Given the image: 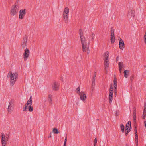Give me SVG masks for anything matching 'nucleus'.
I'll return each mask as SVG.
<instances>
[{"mask_svg": "<svg viewBox=\"0 0 146 146\" xmlns=\"http://www.w3.org/2000/svg\"><path fill=\"white\" fill-rule=\"evenodd\" d=\"M53 132L54 134H58L60 133V132L58 131V129L56 128L53 129Z\"/></svg>", "mask_w": 146, "mask_h": 146, "instance_id": "23", "label": "nucleus"}, {"mask_svg": "<svg viewBox=\"0 0 146 146\" xmlns=\"http://www.w3.org/2000/svg\"><path fill=\"white\" fill-rule=\"evenodd\" d=\"M87 50H88V51L89 50V46H88V47Z\"/></svg>", "mask_w": 146, "mask_h": 146, "instance_id": "56", "label": "nucleus"}, {"mask_svg": "<svg viewBox=\"0 0 146 146\" xmlns=\"http://www.w3.org/2000/svg\"><path fill=\"white\" fill-rule=\"evenodd\" d=\"M115 38L114 35H111V41L112 44H114L115 41Z\"/></svg>", "mask_w": 146, "mask_h": 146, "instance_id": "20", "label": "nucleus"}, {"mask_svg": "<svg viewBox=\"0 0 146 146\" xmlns=\"http://www.w3.org/2000/svg\"><path fill=\"white\" fill-rule=\"evenodd\" d=\"M136 145L137 146L138 145V139L135 140Z\"/></svg>", "mask_w": 146, "mask_h": 146, "instance_id": "47", "label": "nucleus"}, {"mask_svg": "<svg viewBox=\"0 0 146 146\" xmlns=\"http://www.w3.org/2000/svg\"><path fill=\"white\" fill-rule=\"evenodd\" d=\"M7 77L10 78V85L11 86H13L17 79L18 74L17 73L13 74L11 72L9 71L8 73Z\"/></svg>", "mask_w": 146, "mask_h": 146, "instance_id": "1", "label": "nucleus"}, {"mask_svg": "<svg viewBox=\"0 0 146 146\" xmlns=\"http://www.w3.org/2000/svg\"><path fill=\"white\" fill-rule=\"evenodd\" d=\"M145 109L146 108L145 107V108L144 110H143V116L142 118L143 119H144L145 118V116H146V110H145Z\"/></svg>", "mask_w": 146, "mask_h": 146, "instance_id": "25", "label": "nucleus"}, {"mask_svg": "<svg viewBox=\"0 0 146 146\" xmlns=\"http://www.w3.org/2000/svg\"><path fill=\"white\" fill-rule=\"evenodd\" d=\"M60 84L58 82H54L52 84V88L54 91H57L59 89Z\"/></svg>", "mask_w": 146, "mask_h": 146, "instance_id": "4", "label": "nucleus"}, {"mask_svg": "<svg viewBox=\"0 0 146 146\" xmlns=\"http://www.w3.org/2000/svg\"><path fill=\"white\" fill-rule=\"evenodd\" d=\"M24 51L23 54V58L24 61H26L29 56L30 51L27 48L24 50Z\"/></svg>", "mask_w": 146, "mask_h": 146, "instance_id": "7", "label": "nucleus"}, {"mask_svg": "<svg viewBox=\"0 0 146 146\" xmlns=\"http://www.w3.org/2000/svg\"><path fill=\"white\" fill-rule=\"evenodd\" d=\"M50 136L49 137H49V138L50 137H52V136H51V133H50Z\"/></svg>", "mask_w": 146, "mask_h": 146, "instance_id": "55", "label": "nucleus"}, {"mask_svg": "<svg viewBox=\"0 0 146 146\" xmlns=\"http://www.w3.org/2000/svg\"><path fill=\"white\" fill-rule=\"evenodd\" d=\"M27 38V36L26 35H25L23 38L21 44V46L23 48H25L26 46Z\"/></svg>", "mask_w": 146, "mask_h": 146, "instance_id": "9", "label": "nucleus"}, {"mask_svg": "<svg viewBox=\"0 0 146 146\" xmlns=\"http://www.w3.org/2000/svg\"><path fill=\"white\" fill-rule=\"evenodd\" d=\"M124 43L123 41L121 38L119 41V46L121 50H123L124 48Z\"/></svg>", "mask_w": 146, "mask_h": 146, "instance_id": "11", "label": "nucleus"}, {"mask_svg": "<svg viewBox=\"0 0 146 146\" xmlns=\"http://www.w3.org/2000/svg\"><path fill=\"white\" fill-rule=\"evenodd\" d=\"M95 80L96 78L92 79V86H95Z\"/></svg>", "mask_w": 146, "mask_h": 146, "instance_id": "33", "label": "nucleus"}, {"mask_svg": "<svg viewBox=\"0 0 146 146\" xmlns=\"http://www.w3.org/2000/svg\"><path fill=\"white\" fill-rule=\"evenodd\" d=\"M144 38H146V32L145 33V35L144 36Z\"/></svg>", "mask_w": 146, "mask_h": 146, "instance_id": "54", "label": "nucleus"}, {"mask_svg": "<svg viewBox=\"0 0 146 146\" xmlns=\"http://www.w3.org/2000/svg\"><path fill=\"white\" fill-rule=\"evenodd\" d=\"M28 109L29 111L30 112H32L33 111V107L31 105L29 106Z\"/></svg>", "mask_w": 146, "mask_h": 146, "instance_id": "28", "label": "nucleus"}, {"mask_svg": "<svg viewBox=\"0 0 146 146\" xmlns=\"http://www.w3.org/2000/svg\"><path fill=\"white\" fill-rule=\"evenodd\" d=\"M135 140L138 139V136L137 134H135Z\"/></svg>", "mask_w": 146, "mask_h": 146, "instance_id": "43", "label": "nucleus"}, {"mask_svg": "<svg viewBox=\"0 0 146 146\" xmlns=\"http://www.w3.org/2000/svg\"><path fill=\"white\" fill-rule=\"evenodd\" d=\"M6 138V142L7 141H8L9 139V135H7V136L5 137Z\"/></svg>", "mask_w": 146, "mask_h": 146, "instance_id": "42", "label": "nucleus"}, {"mask_svg": "<svg viewBox=\"0 0 146 146\" xmlns=\"http://www.w3.org/2000/svg\"><path fill=\"white\" fill-rule=\"evenodd\" d=\"M113 93V91H112L111 90H109V100L110 104L111 103L112 101Z\"/></svg>", "mask_w": 146, "mask_h": 146, "instance_id": "10", "label": "nucleus"}, {"mask_svg": "<svg viewBox=\"0 0 146 146\" xmlns=\"http://www.w3.org/2000/svg\"><path fill=\"white\" fill-rule=\"evenodd\" d=\"M136 115H133V121L135 123L136 122Z\"/></svg>", "mask_w": 146, "mask_h": 146, "instance_id": "36", "label": "nucleus"}, {"mask_svg": "<svg viewBox=\"0 0 146 146\" xmlns=\"http://www.w3.org/2000/svg\"><path fill=\"white\" fill-rule=\"evenodd\" d=\"M48 101L50 104H52V97L51 94H49L48 95Z\"/></svg>", "mask_w": 146, "mask_h": 146, "instance_id": "18", "label": "nucleus"}, {"mask_svg": "<svg viewBox=\"0 0 146 146\" xmlns=\"http://www.w3.org/2000/svg\"><path fill=\"white\" fill-rule=\"evenodd\" d=\"M110 90H111L112 91H113V86L112 84H111L110 85Z\"/></svg>", "mask_w": 146, "mask_h": 146, "instance_id": "41", "label": "nucleus"}, {"mask_svg": "<svg viewBox=\"0 0 146 146\" xmlns=\"http://www.w3.org/2000/svg\"><path fill=\"white\" fill-rule=\"evenodd\" d=\"M68 14H63V18L64 19V20L65 21V22L66 23H67L68 22Z\"/></svg>", "mask_w": 146, "mask_h": 146, "instance_id": "16", "label": "nucleus"}, {"mask_svg": "<svg viewBox=\"0 0 146 146\" xmlns=\"http://www.w3.org/2000/svg\"><path fill=\"white\" fill-rule=\"evenodd\" d=\"M94 86H92V87H91V91L92 92H93V91H94Z\"/></svg>", "mask_w": 146, "mask_h": 146, "instance_id": "44", "label": "nucleus"}, {"mask_svg": "<svg viewBox=\"0 0 146 146\" xmlns=\"http://www.w3.org/2000/svg\"><path fill=\"white\" fill-rule=\"evenodd\" d=\"M135 134H137V129L136 126H135L134 129Z\"/></svg>", "mask_w": 146, "mask_h": 146, "instance_id": "37", "label": "nucleus"}, {"mask_svg": "<svg viewBox=\"0 0 146 146\" xmlns=\"http://www.w3.org/2000/svg\"><path fill=\"white\" fill-rule=\"evenodd\" d=\"M69 12V9L68 8V7H66L64 9L63 14H68Z\"/></svg>", "mask_w": 146, "mask_h": 146, "instance_id": "22", "label": "nucleus"}, {"mask_svg": "<svg viewBox=\"0 0 146 146\" xmlns=\"http://www.w3.org/2000/svg\"><path fill=\"white\" fill-rule=\"evenodd\" d=\"M14 100H13L11 99L9 102L8 107L7 108V111L8 112L11 113L13 111V109Z\"/></svg>", "mask_w": 146, "mask_h": 146, "instance_id": "3", "label": "nucleus"}, {"mask_svg": "<svg viewBox=\"0 0 146 146\" xmlns=\"http://www.w3.org/2000/svg\"><path fill=\"white\" fill-rule=\"evenodd\" d=\"M134 75L132 76H131V80L132 81L133 80L134 78Z\"/></svg>", "mask_w": 146, "mask_h": 146, "instance_id": "45", "label": "nucleus"}, {"mask_svg": "<svg viewBox=\"0 0 146 146\" xmlns=\"http://www.w3.org/2000/svg\"><path fill=\"white\" fill-rule=\"evenodd\" d=\"M91 36L92 37V40H93L95 36V34H94L93 33H92Z\"/></svg>", "mask_w": 146, "mask_h": 146, "instance_id": "39", "label": "nucleus"}, {"mask_svg": "<svg viewBox=\"0 0 146 146\" xmlns=\"http://www.w3.org/2000/svg\"><path fill=\"white\" fill-rule=\"evenodd\" d=\"M114 82V90L115 91L117 90V79L115 77L114 80H113Z\"/></svg>", "mask_w": 146, "mask_h": 146, "instance_id": "17", "label": "nucleus"}, {"mask_svg": "<svg viewBox=\"0 0 146 146\" xmlns=\"http://www.w3.org/2000/svg\"><path fill=\"white\" fill-rule=\"evenodd\" d=\"M28 106H29V105H27V103L25 105V107L23 108V111H27V108L28 107Z\"/></svg>", "mask_w": 146, "mask_h": 146, "instance_id": "26", "label": "nucleus"}, {"mask_svg": "<svg viewBox=\"0 0 146 146\" xmlns=\"http://www.w3.org/2000/svg\"><path fill=\"white\" fill-rule=\"evenodd\" d=\"M104 65H105V68L106 70V69H107L109 67V63L110 61L109 60H104Z\"/></svg>", "mask_w": 146, "mask_h": 146, "instance_id": "13", "label": "nucleus"}, {"mask_svg": "<svg viewBox=\"0 0 146 146\" xmlns=\"http://www.w3.org/2000/svg\"><path fill=\"white\" fill-rule=\"evenodd\" d=\"M120 127L121 129V131L123 132L125 129V126L123 124H121L120 125Z\"/></svg>", "mask_w": 146, "mask_h": 146, "instance_id": "24", "label": "nucleus"}, {"mask_svg": "<svg viewBox=\"0 0 146 146\" xmlns=\"http://www.w3.org/2000/svg\"><path fill=\"white\" fill-rule=\"evenodd\" d=\"M27 104L29 106L31 105L32 104V96H31L29 100L27 101Z\"/></svg>", "mask_w": 146, "mask_h": 146, "instance_id": "21", "label": "nucleus"}, {"mask_svg": "<svg viewBox=\"0 0 146 146\" xmlns=\"http://www.w3.org/2000/svg\"><path fill=\"white\" fill-rule=\"evenodd\" d=\"M129 128V129L130 126H128L127 125V127H126V125L125 128Z\"/></svg>", "mask_w": 146, "mask_h": 146, "instance_id": "53", "label": "nucleus"}, {"mask_svg": "<svg viewBox=\"0 0 146 146\" xmlns=\"http://www.w3.org/2000/svg\"><path fill=\"white\" fill-rule=\"evenodd\" d=\"M79 95L80 99L84 101L86 98V95L85 94L83 93L82 92L81 93H80Z\"/></svg>", "mask_w": 146, "mask_h": 146, "instance_id": "12", "label": "nucleus"}, {"mask_svg": "<svg viewBox=\"0 0 146 146\" xmlns=\"http://www.w3.org/2000/svg\"><path fill=\"white\" fill-rule=\"evenodd\" d=\"M87 54H89V53L88 52H87Z\"/></svg>", "mask_w": 146, "mask_h": 146, "instance_id": "58", "label": "nucleus"}, {"mask_svg": "<svg viewBox=\"0 0 146 146\" xmlns=\"http://www.w3.org/2000/svg\"><path fill=\"white\" fill-rule=\"evenodd\" d=\"M133 115H136V108L135 107L133 108Z\"/></svg>", "mask_w": 146, "mask_h": 146, "instance_id": "35", "label": "nucleus"}, {"mask_svg": "<svg viewBox=\"0 0 146 146\" xmlns=\"http://www.w3.org/2000/svg\"><path fill=\"white\" fill-rule=\"evenodd\" d=\"M27 12V10L26 9H21L19 11V18L21 19H22Z\"/></svg>", "mask_w": 146, "mask_h": 146, "instance_id": "8", "label": "nucleus"}, {"mask_svg": "<svg viewBox=\"0 0 146 146\" xmlns=\"http://www.w3.org/2000/svg\"><path fill=\"white\" fill-rule=\"evenodd\" d=\"M144 42L145 44H146V38H144Z\"/></svg>", "mask_w": 146, "mask_h": 146, "instance_id": "52", "label": "nucleus"}, {"mask_svg": "<svg viewBox=\"0 0 146 146\" xmlns=\"http://www.w3.org/2000/svg\"><path fill=\"white\" fill-rule=\"evenodd\" d=\"M126 127H127V125L130 126V128L129 129H131V122L130 121H128V122L126 123Z\"/></svg>", "mask_w": 146, "mask_h": 146, "instance_id": "29", "label": "nucleus"}, {"mask_svg": "<svg viewBox=\"0 0 146 146\" xmlns=\"http://www.w3.org/2000/svg\"><path fill=\"white\" fill-rule=\"evenodd\" d=\"M118 66L119 70V71L120 73H121V72L123 66V62H119L118 63Z\"/></svg>", "mask_w": 146, "mask_h": 146, "instance_id": "14", "label": "nucleus"}, {"mask_svg": "<svg viewBox=\"0 0 146 146\" xmlns=\"http://www.w3.org/2000/svg\"><path fill=\"white\" fill-rule=\"evenodd\" d=\"M114 94L115 95V96H116V95L117 94V90H116V91H115V90H114Z\"/></svg>", "mask_w": 146, "mask_h": 146, "instance_id": "48", "label": "nucleus"}, {"mask_svg": "<svg viewBox=\"0 0 146 146\" xmlns=\"http://www.w3.org/2000/svg\"><path fill=\"white\" fill-rule=\"evenodd\" d=\"M1 139L2 145V146H6L5 144L6 140V138L4 133L2 132L1 133Z\"/></svg>", "mask_w": 146, "mask_h": 146, "instance_id": "5", "label": "nucleus"}, {"mask_svg": "<svg viewBox=\"0 0 146 146\" xmlns=\"http://www.w3.org/2000/svg\"><path fill=\"white\" fill-rule=\"evenodd\" d=\"M104 60H107L108 59L109 57V52L107 51L105 53L104 55Z\"/></svg>", "mask_w": 146, "mask_h": 146, "instance_id": "15", "label": "nucleus"}, {"mask_svg": "<svg viewBox=\"0 0 146 146\" xmlns=\"http://www.w3.org/2000/svg\"><path fill=\"white\" fill-rule=\"evenodd\" d=\"M144 123L145 124V126L146 128V121H144Z\"/></svg>", "mask_w": 146, "mask_h": 146, "instance_id": "50", "label": "nucleus"}, {"mask_svg": "<svg viewBox=\"0 0 146 146\" xmlns=\"http://www.w3.org/2000/svg\"><path fill=\"white\" fill-rule=\"evenodd\" d=\"M135 11H134L131 10V16L132 17H134L135 16Z\"/></svg>", "mask_w": 146, "mask_h": 146, "instance_id": "34", "label": "nucleus"}, {"mask_svg": "<svg viewBox=\"0 0 146 146\" xmlns=\"http://www.w3.org/2000/svg\"><path fill=\"white\" fill-rule=\"evenodd\" d=\"M96 72H95L94 74V76L93 78H96Z\"/></svg>", "mask_w": 146, "mask_h": 146, "instance_id": "46", "label": "nucleus"}, {"mask_svg": "<svg viewBox=\"0 0 146 146\" xmlns=\"http://www.w3.org/2000/svg\"><path fill=\"white\" fill-rule=\"evenodd\" d=\"M118 60H119V57L118 56H117L116 58V62H117L118 61Z\"/></svg>", "mask_w": 146, "mask_h": 146, "instance_id": "49", "label": "nucleus"}, {"mask_svg": "<svg viewBox=\"0 0 146 146\" xmlns=\"http://www.w3.org/2000/svg\"><path fill=\"white\" fill-rule=\"evenodd\" d=\"M129 131V128H125V131Z\"/></svg>", "mask_w": 146, "mask_h": 146, "instance_id": "51", "label": "nucleus"}, {"mask_svg": "<svg viewBox=\"0 0 146 146\" xmlns=\"http://www.w3.org/2000/svg\"><path fill=\"white\" fill-rule=\"evenodd\" d=\"M96 146V145H95V146Z\"/></svg>", "mask_w": 146, "mask_h": 146, "instance_id": "59", "label": "nucleus"}, {"mask_svg": "<svg viewBox=\"0 0 146 146\" xmlns=\"http://www.w3.org/2000/svg\"><path fill=\"white\" fill-rule=\"evenodd\" d=\"M80 86L78 87L76 89V92L78 94H80V93H81L82 92H80Z\"/></svg>", "mask_w": 146, "mask_h": 146, "instance_id": "31", "label": "nucleus"}, {"mask_svg": "<svg viewBox=\"0 0 146 146\" xmlns=\"http://www.w3.org/2000/svg\"><path fill=\"white\" fill-rule=\"evenodd\" d=\"M81 44L82 46V51L84 52L86 51L87 42L84 36H80Z\"/></svg>", "mask_w": 146, "mask_h": 146, "instance_id": "2", "label": "nucleus"}, {"mask_svg": "<svg viewBox=\"0 0 146 146\" xmlns=\"http://www.w3.org/2000/svg\"><path fill=\"white\" fill-rule=\"evenodd\" d=\"M111 35H114V30L113 27H111Z\"/></svg>", "mask_w": 146, "mask_h": 146, "instance_id": "27", "label": "nucleus"}, {"mask_svg": "<svg viewBox=\"0 0 146 146\" xmlns=\"http://www.w3.org/2000/svg\"><path fill=\"white\" fill-rule=\"evenodd\" d=\"M129 70H126L124 71V76L125 78H127L128 77V74H129Z\"/></svg>", "mask_w": 146, "mask_h": 146, "instance_id": "19", "label": "nucleus"}, {"mask_svg": "<svg viewBox=\"0 0 146 146\" xmlns=\"http://www.w3.org/2000/svg\"><path fill=\"white\" fill-rule=\"evenodd\" d=\"M17 5H13L12 7V8L11 11V14L12 15H15L18 12V10H17L16 7Z\"/></svg>", "mask_w": 146, "mask_h": 146, "instance_id": "6", "label": "nucleus"}, {"mask_svg": "<svg viewBox=\"0 0 146 146\" xmlns=\"http://www.w3.org/2000/svg\"><path fill=\"white\" fill-rule=\"evenodd\" d=\"M18 1H17L16 3H15V4L17 3H18Z\"/></svg>", "mask_w": 146, "mask_h": 146, "instance_id": "57", "label": "nucleus"}, {"mask_svg": "<svg viewBox=\"0 0 146 146\" xmlns=\"http://www.w3.org/2000/svg\"><path fill=\"white\" fill-rule=\"evenodd\" d=\"M97 142V139L96 138L94 139V146L96 145Z\"/></svg>", "mask_w": 146, "mask_h": 146, "instance_id": "40", "label": "nucleus"}, {"mask_svg": "<svg viewBox=\"0 0 146 146\" xmlns=\"http://www.w3.org/2000/svg\"><path fill=\"white\" fill-rule=\"evenodd\" d=\"M79 35L80 36H84L83 35V33L81 29H79Z\"/></svg>", "mask_w": 146, "mask_h": 146, "instance_id": "30", "label": "nucleus"}, {"mask_svg": "<svg viewBox=\"0 0 146 146\" xmlns=\"http://www.w3.org/2000/svg\"><path fill=\"white\" fill-rule=\"evenodd\" d=\"M67 134L66 135L65 138L64 140V144L63 146H66V143L67 141Z\"/></svg>", "mask_w": 146, "mask_h": 146, "instance_id": "32", "label": "nucleus"}, {"mask_svg": "<svg viewBox=\"0 0 146 146\" xmlns=\"http://www.w3.org/2000/svg\"><path fill=\"white\" fill-rule=\"evenodd\" d=\"M131 129H129V131H126V132L125 134V135L126 136H127L128 134L131 131Z\"/></svg>", "mask_w": 146, "mask_h": 146, "instance_id": "38", "label": "nucleus"}]
</instances>
